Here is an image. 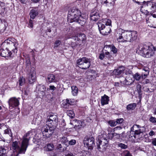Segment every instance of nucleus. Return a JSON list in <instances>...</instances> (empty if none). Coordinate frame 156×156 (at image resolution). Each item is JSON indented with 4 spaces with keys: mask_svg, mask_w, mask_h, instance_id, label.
<instances>
[{
    "mask_svg": "<svg viewBox=\"0 0 156 156\" xmlns=\"http://www.w3.org/2000/svg\"><path fill=\"white\" fill-rule=\"evenodd\" d=\"M68 19L71 23L76 22L81 25L84 24L86 21L85 17L81 15L80 11L75 7L71 8L69 11Z\"/></svg>",
    "mask_w": 156,
    "mask_h": 156,
    "instance_id": "nucleus-1",
    "label": "nucleus"
},
{
    "mask_svg": "<svg viewBox=\"0 0 156 156\" xmlns=\"http://www.w3.org/2000/svg\"><path fill=\"white\" fill-rule=\"evenodd\" d=\"M118 32H119V34L117 39L119 42H131L136 38L137 33L136 31L125 30L122 29H119Z\"/></svg>",
    "mask_w": 156,
    "mask_h": 156,
    "instance_id": "nucleus-2",
    "label": "nucleus"
},
{
    "mask_svg": "<svg viewBox=\"0 0 156 156\" xmlns=\"http://www.w3.org/2000/svg\"><path fill=\"white\" fill-rule=\"evenodd\" d=\"M28 146V140L25 138L23 140L21 147L20 146L18 143L16 141L12 142L11 148L17 153V154H24Z\"/></svg>",
    "mask_w": 156,
    "mask_h": 156,
    "instance_id": "nucleus-3",
    "label": "nucleus"
},
{
    "mask_svg": "<svg viewBox=\"0 0 156 156\" xmlns=\"http://www.w3.org/2000/svg\"><path fill=\"white\" fill-rule=\"evenodd\" d=\"M137 51L140 55L147 58L154 56L155 54L152 48L146 45H140Z\"/></svg>",
    "mask_w": 156,
    "mask_h": 156,
    "instance_id": "nucleus-4",
    "label": "nucleus"
},
{
    "mask_svg": "<svg viewBox=\"0 0 156 156\" xmlns=\"http://www.w3.org/2000/svg\"><path fill=\"white\" fill-rule=\"evenodd\" d=\"M25 66L29 82L30 84H32L35 80L36 72L35 68L31 66V62L29 58L26 59Z\"/></svg>",
    "mask_w": 156,
    "mask_h": 156,
    "instance_id": "nucleus-5",
    "label": "nucleus"
},
{
    "mask_svg": "<svg viewBox=\"0 0 156 156\" xmlns=\"http://www.w3.org/2000/svg\"><path fill=\"white\" fill-rule=\"evenodd\" d=\"M145 6V5H143L141 7L140 11L141 12L144 13L146 15H150L148 17H147L146 18L147 23L149 27L156 28V25H154L153 24L154 23V22L152 20L153 17L156 18V14L153 13L155 11H148L147 10H144L143 9V7Z\"/></svg>",
    "mask_w": 156,
    "mask_h": 156,
    "instance_id": "nucleus-6",
    "label": "nucleus"
},
{
    "mask_svg": "<svg viewBox=\"0 0 156 156\" xmlns=\"http://www.w3.org/2000/svg\"><path fill=\"white\" fill-rule=\"evenodd\" d=\"M12 40L13 39L11 38H9L5 40L2 44L6 49H10L14 53H16L17 51L18 44L13 42L12 41Z\"/></svg>",
    "mask_w": 156,
    "mask_h": 156,
    "instance_id": "nucleus-7",
    "label": "nucleus"
},
{
    "mask_svg": "<svg viewBox=\"0 0 156 156\" xmlns=\"http://www.w3.org/2000/svg\"><path fill=\"white\" fill-rule=\"evenodd\" d=\"M76 63L78 66L82 69H87L90 66V59L85 57H83L78 59Z\"/></svg>",
    "mask_w": 156,
    "mask_h": 156,
    "instance_id": "nucleus-8",
    "label": "nucleus"
},
{
    "mask_svg": "<svg viewBox=\"0 0 156 156\" xmlns=\"http://www.w3.org/2000/svg\"><path fill=\"white\" fill-rule=\"evenodd\" d=\"M145 130V128L143 127H140L139 125H134L131 128L130 133V134L132 135V136H134L135 138L136 136L140 134Z\"/></svg>",
    "mask_w": 156,
    "mask_h": 156,
    "instance_id": "nucleus-9",
    "label": "nucleus"
},
{
    "mask_svg": "<svg viewBox=\"0 0 156 156\" xmlns=\"http://www.w3.org/2000/svg\"><path fill=\"white\" fill-rule=\"evenodd\" d=\"M47 126H44L42 129V133L44 136L49 138L53 134L55 127L49 125H46Z\"/></svg>",
    "mask_w": 156,
    "mask_h": 156,
    "instance_id": "nucleus-10",
    "label": "nucleus"
},
{
    "mask_svg": "<svg viewBox=\"0 0 156 156\" xmlns=\"http://www.w3.org/2000/svg\"><path fill=\"white\" fill-rule=\"evenodd\" d=\"M103 136V135L101 134V135H99L98 136V138L97 143L98 148V149L101 148V147H102V149L104 150L107 146L108 141L105 137H104Z\"/></svg>",
    "mask_w": 156,
    "mask_h": 156,
    "instance_id": "nucleus-11",
    "label": "nucleus"
},
{
    "mask_svg": "<svg viewBox=\"0 0 156 156\" xmlns=\"http://www.w3.org/2000/svg\"><path fill=\"white\" fill-rule=\"evenodd\" d=\"M98 26L100 33L103 35H107L110 33L111 31L110 27L108 26H105V24L102 23H99L98 24Z\"/></svg>",
    "mask_w": 156,
    "mask_h": 156,
    "instance_id": "nucleus-12",
    "label": "nucleus"
},
{
    "mask_svg": "<svg viewBox=\"0 0 156 156\" xmlns=\"http://www.w3.org/2000/svg\"><path fill=\"white\" fill-rule=\"evenodd\" d=\"M83 144L88 149H93L92 146L94 144V139L93 137L86 136L84 139Z\"/></svg>",
    "mask_w": 156,
    "mask_h": 156,
    "instance_id": "nucleus-13",
    "label": "nucleus"
},
{
    "mask_svg": "<svg viewBox=\"0 0 156 156\" xmlns=\"http://www.w3.org/2000/svg\"><path fill=\"white\" fill-rule=\"evenodd\" d=\"M58 122L57 116L55 115H50L49 118L46 122V125H49L55 127Z\"/></svg>",
    "mask_w": 156,
    "mask_h": 156,
    "instance_id": "nucleus-14",
    "label": "nucleus"
},
{
    "mask_svg": "<svg viewBox=\"0 0 156 156\" xmlns=\"http://www.w3.org/2000/svg\"><path fill=\"white\" fill-rule=\"evenodd\" d=\"M20 99V98H17L14 97L11 98L9 99L8 103L10 109H12L14 107L18 106L19 105V99Z\"/></svg>",
    "mask_w": 156,
    "mask_h": 156,
    "instance_id": "nucleus-15",
    "label": "nucleus"
},
{
    "mask_svg": "<svg viewBox=\"0 0 156 156\" xmlns=\"http://www.w3.org/2000/svg\"><path fill=\"white\" fill-rule=\"evenodd\" d=\"M144 4L146 3V5L150 10V11H155L156 9V2L152 0L147 2L144 1L143 2Z\"/></svg>",
    "mask_w": 156,
    "mask_h": 156,
    "instance_id": "nucleus-16",
    "label": "nucleus"
},
{
    "mask_svg": "<svg viewBox=\"0 0 156 156\" xmlns=\"http://www.w3.org/2000/svg\"><path fill=\"white\" fill-rule=\"evenodd\" d=\"M70 124L74 126V128L76 130H78L82 127V122L77 119L71 121Z\"/></svg>",
    "mask_w": 156,
    "mask_h": 156,
    "instance_id": "nucleus-17",
    "label": "nucleus"
},
{
    "mask_svg": "<svg viewBox=\"0 0 156 156\" xmlns=\"http://www.w3.org/2000/svg\"><path fill=\"white\" fill-rule=\"evenodd\" d=\"M73 39L79 41V43L76 44V45H80L81 42L86 39V36L84 34H77L73 37Z\"/></svg>",
    "mask_w": 156,
    "mask_h": 156,
    "instance_id": "nucleus-18",
    "label": "nucleus"
},
{
    "mask_svg": "<svg viewBox=\"0 0 156 156\" xmlns=\"http://www.w3.org/2000/svg\"><path fill=\"white\" fill-rule=\"evenodd\" d=\"M90 16L91 20L94 21H97L100 17L98 11L96 9H94L92 10Z\"/></svg>",
    "mask_w": 156,
    "mask_h": 156,
    "instance_id": "nucleus-19",
    "label": "nucleus"
},
{
    "mask_svg": "<svg viewBox=\"0 0 156 156\" xmlns=\"http://www.w3.org/2000/svg\"><path fill=\"white\" fill-rule=\"evenodd\" d=\"M0 54L1 56L6 58L11 56L12 53L11 51L6 48L5 49H2L0 50Z\"/></svg>",
    "mask_w": 156,
    "mask_h": 156,
    "instance_id": "nucleus-20",
    "label": "nucleus"
},
{
    "mask_svg": "<svg viewBox=\"0 0 156 156\" xmlns=\"http://www.w3.org/2000/svg\"><path fill=\"white\" fill-rule=\"evenodd\" d=\"M125 69V67L123 66L119 67L117 69H114L113 71L114 74L119 75L123 72Z\"/></svg>",
    "mask_w": 156,
    "mask_h": 156,
    "instance_id": "nucleus-21",
    "label": "nucleus"
},
{
    "mask_svg": "<svg viewBox=\"0 0 156 156\" xmlns=\"http://www.w3.org/2000/svg\"><path fill=\"white\" fill-rule=\"evenodd\" d=\"M108 101L109 97L108 96L105 94L103 96L101 97V104L102 105H105L108 104Z\"/></svg>",
    "mask_w": 156,
    "mask_h": 156,
    "instance_id": "nucleus-22",
    "label": "nucleus"
},
{
    "mask_svg": "<svg viewBox=\"0 0 156 156\" xmlns=\"http://www.w3.org/2000/svg\"><path fill=\"white\" fill-rule=\"evenodd\" d=\"M120 81L122 84L127 85L131 84L133 82L131 78H129V77H126L123 81L121 80Z\"/></svg>",
    "mask_w": 156,
    "mask_h": 156,
    "instance_id": "nucleus-23",
    "label": "nucleus"
},
{
    "mask_svg": "<svg viewBox=\"0 0 156 156\" xmlns=\"http://www.w3.org/2000/svg\"><path fill=\"white\" fill-rule=\"evenodd\" d=\"M38 14V12L36 10V8H34L30 10V18L34 19Z\"/></svg>",
    "mask_w": 156,
    "mask_h": 156,
    "instance_id": "nucleus-24",
    "label": "nucleus"
},
{
    "mask_svg": "<svg viewBox=\"0 0 156 156\" xmlns=\"http://www.w3.org/2000/svg\"><path fill=\"white\" fill-rule=\"evenodd\" d=\"M37 88L38 90L40 91V93L43 96L45 95V92L46 91V87L44 85H39Z\"/></svg>",
    "mask_w": 156,
    "mask_h": 156,
    "instance_id": "nucleus-25",
    "label": "nucleus"
},
{
    "mask_svg": "<svg viewBox=\"0 0 156 156\" xmlns=\"http://www.w3.org/2000/svg\"><path fill=\"white\" fill-rule=\"evenodd\" d=\"M5 9L3 3L0 2V15L3 16L5 15Z\"/></svg>",
    "mask_w": 156,
    "mask_h": 156,
    "instance_id": "nucleus-26",
    "label": "nucleus"
},
{
    "mask_svg": "<svg viewBox=\"0 0 156 156\" xmlns=\"http://www.w3.org/2000/svg\"><path fill=\"white\" fill-rule=\"evenodd\" d=\"M32 135V133L31 131H28L27 133L25 135H24L23 137V139L25 138L27 139L28 140V145L29 144V140L31 136Z\"/></svg>",
    "mask_w": 156,
    "mask_h": 156,
    "instance_id": "nucleus-27",
    "label": "nucleus"
},
{
    "mask_svg": "<svg viewBox=\"0 0 156 156\" xmlns=\"http://www.w3.org/2000/svg\"><path fill=\"white\" fill-rule=\"evenodd\" d=\"M55 77L53 74L49 75L47 77V81L48 80V82L51 83L55 82Z\"/></svg>",
    "mask_w": 156,
    "mask_h": 156,
    "instance_id": "nucleus-28",
    "label": "nucleus"
},
{
    "mask_svg": "<svg viewBox=\"0 0 156 156\" xmlns=\"http://www.w3.org/2000/svg\"><path fill=\"white\" fill-rule=\"evenodd\" d=\"M59 142L61 143L63 145L64 144L66 145H67L68 140H67L66 137H63L60 138Z\"/></svg>",
    "mask_w": 156,
    "mask_h": 156,
    "instance_id": "nucleus-29",
    "label": "nucleus"
},
{
    "mask_svg": "<svg viewBox=\"0 0 156 156\" xmlns=\"http://www.w3.org/2000/svg\"><path fill=\"white\" fill-rule=\"evenodd\" d=\"M136 107V104L135 103L129 104L127 106L126 108L128 110H133Z\"/></svg>",
    "mask_w": 156,
    "mask_h": 156,
    "instance_id": "nucleus-30",
    "label": "nucleus"
},
{
    "mask_svg": "<svg viewBox=\"0 0 156 156\" xmlns=\"http://www.w3.org/2000/svg\"><path fill=\"white\" fill-rule=\"evenodd\" d=\"M72 93L73 96H76L78 93V89L76 86H72L71 87Z\"/></svg>",
    "mask_w": 156,
    "mask_h": 156,
    "instance_id": "nucleus-31",
    "label": "nucleus"
},
{
    "mask_svg": "<svg viewBox=\"0 0 156 156\" xmlns=\"http://www.w3.org/2000/svg\"><path fill=\"white\" fill-rule=\"evenodd\" d=\"M6 27L5 24L2 23V21L0 19V33L3 32L5 30Z\"/></svg>",
    "mask_w": 156,
    "mask_h": 156,
    "instance_id": "nucleus-32",
    "label": "nucleus"
},
{
    "mask_svg": "<svg viewBox=\"0 0 156 156\" xmlns=\"http://www.w3.org/2000/svg\"><path fill=\"white\" fill-rule=\"evenodd\" d=\"M102 22L103 24H105V25H106V26H110L111 24V20L108 19L103 20Z\"/></svg>",
    "mask_w": 156,
    "mask_h": 156,
    "instance_id": "nucleus-33",
    "label": "nucleus"
},
{
    "mask_svg": "<svg viewBox=\"0 0 156 156\" xmlns=\"http://www.w3.org/2000/svg\"><path fill=\"white\" fill-rule=\"evenodd\" d=\"M47 151H52L54 150L55 147L52 144H48L47 145Z\"/></svg>",
    "mask_w": 156,
    "mask_h": 156,
    "instance_id": "nucleus-34",
    "label": "nucleus"
},
{
    "mask_svg": "<svg viewBox=\"0 0 156 156\" xmlns=\"http://www.w3.org/2000/svg\"><path fill=\"white\" fill-rule=\"evenodd\" d=\"M6 150L4 147H1L0 148V156H6Z\"/></svg>",
    "mask_w": 156,
    "mask_h": 156,
    "instance_id": "nucleus-35",
    "label": "nucleus"
},
{
    "mask_svg": "<svg viewBox=\"0 0 156 156\" xmlns=\"http://www.w3.org/2000/svg\"><path fill=\"white\" fill-rule=\"evenodd\" d=\"M67 115L71 118H73L75 116V114L73 111L68 110L66 112Z\"/></svg>",
    "mask_w": 156,
    "mask_h": 156,
    "instance_id": "nucleus-36",
    "label": "nucleus"
},
{
    "mask_svg": "<svg viewBox=\"0 0 156 156\" xmlns=\"http://www.w3.org/2000/svg\"><path fill=\"white\" fill-rule=\"evenodd\" d=\"M25 79L23 77H20L19 80V85L20 86L23 85L25 83Z\"/></svg>",
    "mask_w": 156,
    "mask_h": 156,
    "instance_id": "nucleus-37",
    "label": "nucleus"
},
{
    "mask_svg": "<svg viewBox=\"0 0 156 156\" xmlns=\"http://www.w3.org/2000/svg\"><path fill=\"white\" fill-rule=\"evenodd\" d=\"M108 47L111 48V51H112L115 54L117 53V49L115 48L114 46L110 45H108Z\"/></svg>",
    "mask_w": 156,
    "mask_h": 156,
    "instance_id": "nucleus-38",
    "label": "nucleus"
},
{
    "mask_svg": "<svg viewBox=\"0 0 156 156\" xmlns=\"http://www.w3.org/2000/svg\"><path fill=\"white\" fill-rule=\"evenodd\" d=\"M104 4H106V5L109 8L112 7L113 6V3L112 2H109L107 0L104 2Z\"/></svg>",
    "mask_w": 156,
    "mask_h": 156,
    "instance_id": "nucleus-39",
    "label": "nucleus"
},
{
    "mask_svg": "<svg viewBox=\"0 0 156 156\" xmlns=\"http://www.w3.org/2000/svg\"><path fill=\"white\" fill-rule=\"evenodd\" d=\"M108 123L111 126H115L117 125L116 121L114 120L109 121Z\"/></svg>",
    "mask_w": 156,
    "mask_h": 156,
    "instance_id": "nucleus-40",
    "label": "nucleus"
},
{
    "mask_svg": "<svg viewBox=\"0 0 156 156\" xmlns=\"http://www.w3.org/2000/svg\"><path fill=\"white\" fill-rule=\"evenodd\" d=\"M134 77L136 80H139L141 78V75L139 73H136L134 75Z\"/></svg>",
    "mask_w": 156,
    "mask_h": 156,
    "instance_id": "nucleus-41",
    "label": "nucleus"
},
{
    "mask_svg": "<svg viewBox=\"0 0 156 156\" xmlns=\"http://www.w3.org/2000/svg\"><path fill=\"white\" fill-rule=\"evenodd\" d=\"M41 120L38 117L37 118H36L33 120V122H35V123L36 125H39L40 124Z\"/></svg>",
    "mask_w": 156,
    "mask_h": 156,
    "instance_id": "nucleus-42",
    "label": "nucleus"
},
{
    "mask_svg": "<svg viewBox=\"0 0 156 156\" xmlns=\"http://www.w3.org/2000/svg\"><path fill=\"white\" fill-rule=\"evenodd\" d=\"M124 121L122 118L118 119H116V123L117 125L122 123Z\"/></svg>",
    "mask_w": 156,
    "mask_h": 156,
    "instance_id": "nucleus-43",
    "label": "nucleus"
},
{
    "mask_svg": "<svg viewBox=\"0 0 156 156\" xmlns=\"http://www.w3.org/2000/svg\"><path fill=\"white\" fill-rule=\"evenodd\" d=\"M105 58H106L109 59H111L112 57V55L110 54L109 52L108 51L105 52Z\"/></svg>",
    "mask_w": 156,
    "mask_h": 156,
    "instance_id": "nucleus-44",
    "label": "nucleus"
},
{
    "mask_svg": "<svg viewBox=\"0 0 156 156\" xmlns=\"http://www.w3.org/2000/svg\"><path fill=\"white\" fill-rule=\"evenodd\" d=\"M62 104L63 105V107L65 108H68L69 105H70L68 103L66 102L65 101H63V103H62Z\"/></svg>",
    "mask_w": 156,
    "mask_h": 156,
    "instance_id": "nucleus-45",
    "label": "nucleus"
},
{
    "mask_svg": "<svg viewBox=\"0 0 156 156\" xmlns=\"http://www.w3.org/2000/svg\"><path fill=\"white\" fill-rule=\"evenodd\" d=\"M111 134L112 135V137H114L115 136H116L117 138H118L120 137L121 135V134H117L115 133H112Z\"/></svg>",
    "mask_w": 156,
    "mask_h": 156,
    "instance_id": "nucleus-46",
    "label": "nucleus"
},
{
    "mask_svg": "<svg viewBox=\"0 0 156 156\" xmlns=\"http://www.w3.org/2000/svg\"><path fill=\"white\" fill-rule=\"evenodd\" d=\"M119 146L122 149H126L127 147V145L122 143L119 144Z\"/></svg>",
    "mask_w": 156,
    "mask_h": 156,
    "instance_id": "nucleus-47",
    "label": "nucleus"
},
{
    "mask_svg": "<svg viewBox=\"0 0 156 156\" xmlns=\"http://www.w3.org/2000/svg\"><path fill=\"white\" fill-rule=\"evenodd\" d=\"M61 42L59 40H57L55 43V47H57L61 44Z\"/></svg>",
    "mask_w": 156,
    "mask_h": 156,
    "instance_id": "nucleus-48",
    "label": "nucleus"
},
{
    "mask_svg": "<svg viewBox=\"0 0 156 156\" xmlns=\"http://www.w3.org/2000/svg\"><path fill=\"white\" fill-rule=\"evenodd\" d=\"M150 121L152 123H156V118L151 116L149 119Z\"/></svg>",
    "mask_w": 156,
    "mask_h": 156,
    "instance_id": "nucleus-49",
    "label": "nucleus"
},
{
    "mask_svg": "<svg viewBox=\"0 0 156 156\" xmlns=\"http://www.w3.org/2000/svg\"><path fill=\"white\" fill-rule=\"evenodd\" d=\"M76 140H71L69 142V145H72L75 144L76 143Z\"/></svg>",
    "mask_w": 156,
    "mask_h": 156,
    "instance_id": "nucleus-50",
    "label": "nucleus"
},
{
    "mask_svg": "<svg viewBox=\"0 0 156 156\" xmlns=\"http://www.w3.org/2000/svg\"><path fill=\"white\" fill-rule=\"evenodd\" d=\"M149 75V74H147L146 73H144V72H143L142 73L141 75V77L143 79H145L147 75Z\"/></svg>",
    "mask_w": 156,
    "mask_h": 156,
    "instance_id": "nucleus-51",
    "label": "nucleus"
},
{
    "mask_svg": "<svg viewBox=\"0 0 156 156\" xmlns=\"http://www.w3.org/2000/svg\"><path fill=\"white\" fill-rule=\"evenodd\" d=\"M99 58L101 60H102L104 59V58H105V54L103 53H101L99 55Z\"/></svg>",
    "mask_w": 156,
    "mask_h": 156,
    "instance_id": "nucleus-52",
    "label": "nucleus"
},
{
    "mask_svg": "<svg viewBox=\"0 0 156 156\" xmlns=\"http://www.w3.org/2000/svg\"><path fill=\"white\" fill-rule=\"evenodd\" d=\"M142 87L140 85L138 84L136 86V89L139 93H140Z\"/></svg>",
    "mask_w": 156,
    "mask_h": 156,
    "instance_id": "nucleus-53",
    "label": "nucleus"
},
{
    "mask_svg": "<svg viewBox=\"0 0 156 156\" xmlns=\"http://www.w3.org/2000/svg\"><path fill=\"white\" fill-rule=\"evenodd\" d=\"M144 73H146L147 74H149V68L148 67H145L143 68V69Z\"/></svg>",
    "mask_w": 156,
    "mask_h": 156,
    "instance_id": "nucleus-54",
    "label": "nucleus"
},
{
    "mask_svg": "<svg viewBox=\"0 0 156 156\" xmlns=\"http://www.w3.org/2000/svg\"><path fill=\"white\" fill-rule=\"evenodd\" d=\"M124 155L125 156H132L130 153L129 151H126L124 152Z\"/></svg>",
    "mask_w": 156,
    "mask_h": 156,
    "instance_id": "nucleus-55",
    "label": "nucleus"
},
{
    "mask_svg": "<svg viewBox=\"0 0 156 156\" xmlns=\"http://www.w3.org/2000/svg\"><path fill=\"white\" fill-rule=\"evenodd\" d=\"M151 144L154 145L156 146V138L152 139Z\"/></svg>",
    "mask_w": 156,
    "mask_h": 156,
    "instance_id": "nucleus-56",
    "label": "nucleus"
},
{
    "mask_svg": "<svg viewBox=\"0 0 156 156\" xmlns=\"http://www.w3.org/2000/svg\"><path fill=\"white\" fill-rule=\"evenodd\" d=\"M64 101H65L66 102L69 104L70 105H71L72 104V101H71L70 99H67Z\"/></svg>",
    "mask_w": 156,
    "mask_h": 156,
    "instance_id": "nucleus-57",
    "label": "nucleus"
},
{
    "mask_svg": "<svg viewBox=\"0 0 156 156\" xmlns=\"http://www.w3.org/2000/svg\"><path fill=\"white\" fill-rule=\"evenodd\" d=\"M122 129V127L120 126H118L114 128V131H116L118 130H120Z\"/></svg>",
    "mask_w": 156,
    "mask_h": 156,
    "instance_id": "nucleus-58",
    "label": "nucleus"
},
{
    "mask_svg": "<svg viewBox=\"0 0 156 156\" xmlns=\"http://www.w3.org/2000/svg\"><path fill=\"white\" fill-rule=\"evenodd\" d=\"M49 89L53 91L56 89V88L54 86L51 85L49 86Z\"/></svg>",
    "mask_w": 156,
    "mask_h": 156,
    "instance_id": "nucleus-59",
    "label": "nucleus"
},
{
    "mask_svg": "<svg viewBox=\"0 0 156 156\" xmlns=\"http://www.w3.org/2000/svg\"><path fill=\"white\" fill-rule=\"evenodd\" d=\"M28 25L29 27L30 28H32L33 27V25L32 24V21L31 20H30Z\"/></svg>",
    "mask_w": 156,
    "mask_h": 156,
    "instance_id": "nucleus-60",
    "label": "nucleus"
},
{
    "mask_svg": "<svg viewBox=\"0 0 156 156\" xmlns=\"http://www.w3.org/2000/svg\"><path fill=\"white\" fill-rule=\"evenodd\" d=\"M62 147V145L61 144H58L57 145V149H60Z\"/></svg>",
    "mask_w": 156,
    "mask_h": 156,
    "instance_id": "nucleus-61",
    "label": "nucleus"
},
{
    "mask_svg": "<svg viewBox=\"0 0 156 156\" xmlns=\"http://www.w3.org/2000/svg\"><path fill=\"white\" fill-rule=\"evenodd\" d=\"M155 134V133L153 131H151L149 133L150 136H152Z\"/></svg>",
    "mask_w": 156,
    "mask_h": 156,
    "instance_id": "nucleus-62",
    "label": "nucleus"
},
{
    "mask_svg": "<svg viewBox=\"0 0 156 156\" xmlns=\"http://www.w3.org/2000/svg\"><path fill=\"white\" fill-rule=\"evenodd\" d=\"M65 156H74L72 153L69 152L67 154H66Z\"/></svg>",
    "mask_w": 156,
    "mask_h": 156,
    "instance_id": "nucleus-63",
    "label": "nucleus"
},
{
    "mask_svg": "<svg viewBox=\"0 0 156 156\" xmlns=\"http://www.w3.org/2000/svg\"><path fill=\"white\" fill-rule=\"evenodd\" d=\"M152 156H156V151H154L152 154Z\"/></svg>",
    "mask_w": 156,
    "mask_h": 156,
    "instance_id": "nucleus-64",
    "label": "nucleus"
}]
</instances>
